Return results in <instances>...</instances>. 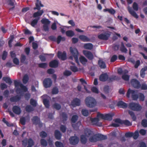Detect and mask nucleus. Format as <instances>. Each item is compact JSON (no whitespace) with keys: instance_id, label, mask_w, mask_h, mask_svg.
I'll return each mask as SVG.
<instances>
[{"instance_id":"nucleus-1","label":"nucleus","mask_w":147,"mask_h":147,"mask_svg":"<svg viewBox=\"0 0 147 147\" xmlns=\"http://www.w3.org/2000/svg\"><path fill=\"white\" fill-rule=\"evenodd\" d=\"M92 136L89 138V141L92 142H95L98 141L105 140L107 139L106 136L100 134Z\"/></svg>"},{"instance_id":"nucleus-2","label":"nucleus","mask_w":147,"mask_h":147,"mask_svg":"<svg viewBox=\"0 0 147 147\" xmlns=\"http://www.w3.org/2000/svg\"><path fill=\"white\" fill-rule=\"evenodd\" d=\"M85 102L86 106L89 108H93L96 104V102L95 99L90 96L87 97L85 99Z\"/></svg>"},{"instance_id":"nucleus-3","label":"nucleus","mask_w":147,"mask_h":147,"mask_svg":"<svg viewBox=\"0 0 147 147\" xmlns=\"http://www.w3.org/2000/svg\"><path fill=\"white\" fill-rule=\"evenodd\" d=\"M137 93L136 91L129 88L127 92L126 96L127 98H129L130 97V94H131L132 99L134 100H137L139 97V94H138Z\"/></svg>"},{"instance_id":"nucleus-4","label":"nucleus","mask_w":147,"mask_h":147,"mask_svg":"<svg viewBox=\"0 0 147 147\" xmlns=\"http://www.w3.org/2000/svg\"><path fill=\"white\" fill-rule=\"evenodd\" d=\"M111 34V32L109 31L105 32L98 35V37L100 39L107 40L110 37Z\"/></svg>"},{"instance_id":"nucleus-5","label":"nucleus","mask_w":147,"mask_h":147,"mask_svg":"<svg viewBox=\"0 0 147 147\" xmlns=\"http://www.w3.org/2000/svg\"><path fill=\"white\" fill-rule=\"evenodd\" d=\"M129 108L134 111H139L141 109V106L138 103L131 102L129 104Z\"/></svg>"},{"instance_id":"nucleus-6","label":"nucleus","mask_w":147,"mask_h":147,"mask_svg":"<svg viewBox=\"0 0 147 147\" xmlns=\"http://www.w3.org/2000/svg\"><path fill=\"white\" fill-rule=\"evenodd\" d=\"M41 22L43 24V27L44 30L46 32L48 31L49 30V25L51 23L50 21L48 19L43 18L41 20Z\"/></svg>"},{"instance_id":"nucleus-7","label":"nucleus","mask_w":147,"mask_h":147,"mask_svg":"<svg viewBox=\"0 0 147 147\" xmlns=\"http://www.w3.org/2000/svg\"><path fill=\"white\" fill-rule=\"evenodd\" d=\"M70 50L71 53L74 57L76 62L78 63H79L78 57V52L77 49L76 48H72V47H70Z\"/></svg>"},{"instance_id":"nucleus-8","label":"nucleus","mask_w":147,"mask_h":147,"mask_svg":"<svg viewBox=\"0 0 147 147\" xmlns=\"http://www.w3.org/2000/svg\"><path fill=\"white\" fill-rule=\"evenodd\" d=\"M69 140L70 144L72 145H75L78 144L79 140L77 136H71L70 137Z\"/></svg>"},{"instance_id":"nucleus-9","label":"nucleus","mask_w":147,"mask_h":147,"mask_svg":"<svg viewBox=\"0 0 147 147\" xmlns=\"http://www.w3.org/2000/svg\"><path fill=\"white\" fill-rule=\"evenodd\" d=\"M14 84L15 87L20 86L21 90L23 91L26 92L28 91L27 88L26 86H24L20 82H19L16 80H14Z\"/></svg>"},{"instance_id":"nucleus-10","label":"nucleus","mask_w":147,"mask_h":147,"mask_svg":"<svg viewBox=\"0 0 147 147\" xmlns=\"http://www.w3.org/2000/svg\"><path fill=\"white\" fill-rule=\"evenodd\" d=\"M43 85L44 87L46 88L50 87L52 84V81L49 78H46L43 81Z\"/></svg>"},{"instance_id":"nucleus-11","label":"nucleus","mask_w":147,"mask_h":147,"mask_svg":"<svg viewBox=\"0 0 147 147\" xmlns=\"http://www.w3.org/2000/svg\"><path fill=\"white\" fill-rule=\"evenodd\" d=\"M131 83L133 86L135 88L138 89L141 87L140 82L137 79H133L131 80Z\"/></svg>"},{"instance_id":"nucleus-12","label":"nucleus","mask_w":147,"mask_h":147,"mask_svg":"<svg viewBox=\"0 0 147 147\" xmlns=\"http://www.w3.org/2000/svg\"><path fill=\"white\" fill-rule=\"evenodd\" d=\"M32 121L33 124L35 125H38L39 127H41L42 126V123L40 122L39 118L37 116H35L33 117L32 119Z\"/></svg>"},{"instance_id":"nucleus-13","label":"nucleus","mask_w":147,"mask_h":147,"mask_svg":"<svg viewBox=\"0 0 147 147\" xmlns=\"http://www.w3.org/2000/svg\"><path fill=\"white\" fill-rule=\"evenodd\" d=\"M84 54L89 60H92L94 58V56L92 53L90 51L86 50L83 51Z\"/></svg>"},{"instance_id":"nucleus-14","label":"nucleus","mask_w":147,"mask_h":147,"mask_svg":"<svg viewBox=\"0 0 147 147\" xmlns=\"http://www.w3.org/2000/svg\"><path fill=\"white\" fill-rule=\"evenodd\" d=\"M80 100L77 98H74L71 102V105L73 107L79 106L80 105Z\"/></svg>"},{"instance_id":"nucleus-15","label":"nucleus","mask_w":147,"mask_h":147,"mask_svg":"<svg viewBox=\"0 0 147 147\" xmlns=\"http://www.w3.org/2000/svg\"><path fill=\"white\" fill-rule=\"evenodd\" d=\"M66 53L64 51L62 53L60 51H59L57 53V57L58 58L62 60H64L66 59Z\"/></svg>"},{"instance_id":"nucleus-16","label":"nucleus","mask_w":147,"mask_h":147,"mask_svg":"<svg viewBox=\"0 0 147 147\" xmlns=\"http://www.w3.org/2000/svg\"><path fill=\"white\" fill-rule=\"evenodd\" d=\"M91 121L93 125H96L97 126H100L102 125L101 123H98V122L100 121V119L97 117L93 118H91Z\"/></svg>"},{"instance_id":"nucleus-17","label":"nucleus","mask_w":147,"mask_h":147,"mask_svg":"<svg viewBox=\"0 0 147 147\" xmlns=\"http://www.w3.org/2000/svg\"><path fill=\"white\" fill-rule=\"evenodd\" d=\"M108 78V75L106 73H103L100 75L99 77V80L101 81L105 82Z\"/></svg>"},{"instance_id":"nucleus-18","label":"nucleus","mask_w":147,"mask_h":147,"mask_svg":"<svg viewBox=\"0 0 147 147\" xmlns=\"http://www.w3.org/2000/svg\"><path fill=\"white\" fill-rule=\"evenodd\" d=\"M12 111L13 112L17 115L20 114L21 112L20 107L17 106H14L13 107Z\"/></svg>"},{"instance_id":"nucleus-19","label":"nucleus","mask_w":147,"mask_h":147,"mask_svg":"<svg viewBox=\"0 0 147 147\" xmlns=\"http://www.w3.org/2000/svg\"><path fill=\"white\" fill-rule=\"evenodd\" d=\"M117 106L121 108L125 109L127 107V105L122 101H119L117 103Z\"/></svg>"},{"instance_id":"nucleus-20","label":"nucleus","mask_w":147,"mask_h":147,"mask_svg":"<svg viewBox=\"0 0 147 147\" xmlns=\"http://www.w3.org/2000/svg\"><path fill=\"white\" fill-rule=\"evenodd\" d=\"M58 61L56 60H54L51 61L49 63V65L51 67H58Z\"/></svg>"},{"instance_id":"nucleus-21","label":"nucleus","mask_w":147,"mask_h":147,"mask_svg":"<svg viewBox=\"0 0 147 147\" xmlns=\"http://www.w3.org/2000/svg\"><path fill=\"white\" fill-rule=\"evenodd\" d=\"M21 99L20 96L16 95L11 97L10 98V100L11 102H17L19 101Z\"/></svg>"},{"instance_id":"nucleus-22","label":"nucleus","mask_w":147,"mask_h":147,"mask_svg":"<svg viewBox=\"0 0 147 147\" xmlns=\"http://www.w3.org/2000/svg\"><path fill=\"white\" fill-rule=\"evenodd\" d=\"M54 135L56 139L60 140L61 139L62 136V134L59 130H56L55 131Z\"/></svg>"},{"instance_id":"nucleus-23","label":"nucleus","mask_w":147,"mask_h":147,"mask_svg":"<svg viewBox=\"0 0 147 147\" xmlns=\"http://www.w3.org/2000/svg\"><path fill=\"white\" fill-rule=\"evenodd\" d=\"M36 7L34 8V9L40 10V7H43L44 5L41 4V1L39 0H36Z\"/></svg>"},{"instance_id":"nucleus-24","label":"nucleus","mask_w":147,"mask_h":147,"mask_svg":"<svg viewBox=\"0 0 147 147\" xmlns=\"http://www.w3.org/2000/svg\"><path fill=\"white\" fill-rule=\"evenodd\" d=\"M84 134L87 137H89L92 135L93 132L90 129L88 128H86L84 130Z\"/></svg>"},{"instance_id":"nucleus-25","label":"nucleus","mask_w":147,"mask_h":147,"mask_svg":"<svg viewBox=\"0 0 147 147\" xmlns=\"http://www.w3.org/2000/svg\"><path fill=\"white\" fill-rule=\"evenodd\" d=\"M114 115L113 113H109L105 115L104 120L111 121L112 119V117Z\"/></svg>"},{"instance_id":"nucleus-26","label":"nucleus","mask_w":147,"mask_h":147,"mask_svg":"<svg viewBox=\"0 0 147 147\" xmlns=\"http://www.w3.org/2000/svg\"><path fill=\"white\" fill-rule=\"evenodd\" d=\"M79 38L82 40L84 42H88L90 41V39L88 38L87 36L81 35L79 36Z\"/></svg>"},{"instance_id":"nucleus-27","label":"nucleus","mask_w":147,"mask_h":147,"mask_svg":"<svg viewBox=\"0 0 147 147\" xmlns=\"http://www.w3.org/2000/svg\"><path fill=\"white\" fill-rule=\"evenodd\" d=\"M60 115L63 119L62 122L63 124H64L67 119V115L65 112H62L60 114Z\"/></svg>"},{"instance_id":"nucleus-28","label":"nucleus","mask_w":147,"mask_h":147,"mask_svg":"<svg viewBox=\"0 0 147 147\" xmlns=\"http://www.w3.org/2000/svg\"><path fill=\"white\" fill-rule=\"evenodd\" d=\"M128 10L130 13L133 16L136 18H138V16L137 13L134 10H132L131 7H129Z\"/></svg>"},{"instance_id":"nucleus-29","label":"nucleus","mask_w":147,"mask_h":147,"mask_svg":"<svg viewBox=\"0 0 147 147\" xmlns=\"http://www.w3.org/2000/svg\"><path fill=\"white\" fill-rule=\"evenodd\" d=\"M98 65L101 69H105L106 68L105 63L102 60H99L98 61Z\"/></svg>"},{"instance_id":"nucleus-30","label":"nucleus","mask_w":147,"mask_h":147,"mask_svg":"<svg viewBox=\"0 0 147 147\" xmlns=\"http://www.w3.org/2000/svg\"><path fill=\"white\" fill-rule=\"evenodd\" d=\"M38 11L35 12L33 14V16L34 18H37L38 16H41L44 12L43 10H38Z\"/></svg>"},{"instance_id":"nucleus-31","label":"nucleus","mask_w":147,"mask_h":147,"mask_svg":"<svg viewBox=\"0 0 147 147\" xmlns=\"http://www.w3.org/2000/svg\"><path fill=\"white\" fill-rule=\"evenodd\" d=\"M147 70V67H145L142 69L140 72V76L142 78H144L146 74L145 72Z\"/></svg>"},{"instance_id":"nucleus-32","label":"nucleus","mask_w":147,"mask_h":147,"mask_svg":"<svg viewBox=\"0 0 147 147\" xmlns=\"http://www.w3.org/2000/svg\"><path fill=\"white\" fill-rule=\"evenodd\" d=\"M121 51L124 53H127V50L125 47L123 43L122 42L121 43V46L120 48Z\"/></svg>"},{"instance_id":"nucleus-33","label":"nucleus","mask_w":147,"mask_h":147,"mask_svg":"<svg viewBox=\"0 0 147 147\" xmlns=\"http://www.w3.org/2000/svg\"><path fill=\"white\" fill-rule=\"evenodd\" d=\"M81 125V122L78 121L76 124H72V126L74 129L78 130L79 129V127Z\"/></svg>"},{"instance_id":"nucleus-34","label":"nucleus","mask_w":147,"mask_h":147,"mask_svg":"<svg viewBox=\"0 0 147 147\" xmlns=\"http://www.w3.org/2000/svg\"><path fill=\"white\" fill-rule=\"evenodd\" d=\"M65 40V38L64 37H62L61 36H58L56 38V42L58 44H59L61 42V41H64Z\"/></svg>"},{"instance_id":"nucleus-35","label":"nucleus","mask_w":147,"mask_h":147,"mask_svg":"<svg viewBox=\"0 0 147 147\" xmlns=\"http://www.w3.org/2000/svg\"><path fill=\"white\" fill-rule=\"evenodd\" d=\"M39 19L40 17H38L33 20L31 22L30 24L31 26L33 27H35L37 24Z\"/></svg>"},{"instance_id":"nucleus-36","label":"nucleus","mask_w":147,"mask_h":147,"mask_svg":"<svg viewBox=\"0 0 147 147\" xmlns=\"http://www.w3.org/2000/svg\"><path fill=\"white\" fill-rule=\"evenodd\" d=\"M80 141L81 143L83 144H85L87 142V139L85 136L84 135H82L80 136Z\"/></svg>"},{"instance_id":"nucleus-37","label":"nucleus","mask_w":147,"mask_h":147,"mask_svg":"<svg viewBox=\"0 0 147 147\" xmlns=\"http://www.w3.org/2000/svg\"><path fill=\"white\" fill-rule=\"evenodd\" d=\"M128 71L126 70L125 69L123 71L122 69L121 68H119L117 70V73H118L119 74L121 75L122 74H126L128 73Z\"/></svg>"},{"instance_id":"nucleus-38","label":"nucleus","mask_w":147,"mask_h":147,"mask_svg":"<svg viewBox=\"0 0 147 147\" xmlns=\"http://www.w3.org/2000/svg\"><path fill=\"white\" fill-rule=\"evenodd\" d=\"M3 80L5 81L9 85H11L12 83L11 80L9 77H3Z\"/></svg>"},{"instance_id":"nucleus-39","label":"nucleus","mask_w":147,"mask_h":147,"mask_svg":"<svg viewBox=\"0 0 147 147\" xmlns=\"http://www.w3.org/2000/svg\"><path fill=\"white\" fill-rule=\"evenodd\" d=\"M84 47L86 49L91 50L92 49L93 46L92 44L88 43L85 44Z\"/></svg>"},{"instance_id":"nucleus-40","label":"nucleus","mask_w":147,"mask_h":147,"mask_svg":"<svg viewBox=\"0 0 147 147\" xmlns=\"http://www.w3.org/2000/svg\"><path fill=\"white\" fill-rule=\"evenodd\" d=\"M80 81L81 82L82 84L83 85V86H84V89H85V90L86 91V92H88L89 93V92L88 91V89H87V88L84 84H85V85L87 84L86 82L83 78L80 79Z\"/></svg>"},{"instance_id":"nucleus-41","label":"nucleus","mask_w":147,"mask_h":147,"mask_svg":"<svg viewBox=\"0 0 147 147\" xmlns=\"http://www.w3.org/2000/svg\"><path fill=\"white\" fill-rule=\"evenodd\" d=\"M117 77L116 76L112 75L109 77H108V78L107 80L109 82H112L115 80H117Z\"/></svg>"},{"instance_id":"nucleus-42","label":"nucleus","mask_w":147,"mask_h":147,"mask_svg":"<svg viewBox=\"0 0 147 147\" xmlns=\"http://www.w3.org/2000/svg\"><path fill=\"white\" fill-rule=\"evenodd\" d=\"M65 33L67 36L71 37L73 36L75 34L74 32L71 30H69L67 31Z\"/></svg>"},{"instance_id":"nucleus-43","label":"nucleus","mask_w":147,"mask_h":147,"mask_svg":"<svg viewBox=\"0 0 147 147\" xmlns=\"http://www.w3.org/2000/svg\"><path fill=\"white\" fill-rule=\"evenodd\" d=\"M43 102L46 107L49 108V100L47 98H44L43 99Z\"/></svg>"},{"instance_id":"nucleus-44","label":"nucleus","mask_w":147,"mask_h":147,"mask_svg":"<svg viewBox=\"0 0 147 147\" xmlns=\"http://www.w3.org/2000/svg\"><path fill=\"white\" fill-rule=\"evenodd\" d=\"M25 110L26 112H30L34 110V108L30 105L26 106L25 107Z\"/></svg>"},{"instance_id":"nucleus-45","label":"nucleus","mask_w":147,"mask_h":147,"mask_svg":"<svg viewBox=\"0 0 147 147\" xmlns=\"http://www.w3.org/2000/svg\"><path fill=\"white\" fill-rule=\"evenodd\" d=\"M28 80L29 77L28 75L27 74H25L22 79V81L23 83L24 84H26L28 82Z\"/></svg>"},{"instance_id":"nucleus-46","label":"nucleus","mask_w":147,"mask_h":147,"mask_svg":"<svg viewBox=\"0 0 147 147\" xmlns=\"http://www.w3.org/2000/svg\"><path fill=\"white\" fill-rule=\"evenodd\" d=\"M128 113L131 117L133 121H135L136 119V117L134 112L131 111H128Z\"/></svg>"},{"instance_id":"nucleus-47","label":"nucleus","mask_w":147,"mask_h":147,"mask_svg":"<svg viewBox=\"0 0 147 147\" xmlns=\"http://www.w3.org/2000/svg\"><path fill=\"white\" fill-rule=\"evenodd\" d=\"M41 145L43 146L46 147L47 146L48 143L47 141L44 139L42 138L40 140Z\"/></svg>"},{"instance_id":"nucleus-48","label":"nucleus","mask_w":147,"mask_h":147,"mask_svg":"<svg viewBox=\"0 0 147 147\" xmlns=\"http://www.w3.org/2000/svg\"><path fill=\"white\" fill-rule=\"evenodd\" d=\"M15 1V0H9L8 1L9 5L13 6L12 7L10 8V10H13L14 8V2Z\"/></svg>"},{"instance_id":"nucleus-49","label":"nucleus","mask_w":147,"mask_h":147,"mask_svg":"<svg viewBox=\"0 0 147 147\" xmlns=\"http://www.w3.org/2000/svg\"><path fill=\"white\" fill-rule=\"evenodd\" d=\"M82 114L84 116L87 117L89 115V112L88 110L86 109H83L81 111Z\"/></svg>"},{"instance_id":"nucleus-50","label":"nucleus","mask_w":147,"mask_h":147,"mask_svg":"<svg viewBox=\"0 0 147 147\" xmlns=\"http://www.w3.org/2000/svg\"><path fill=\"white\" fill-rule=\"evenodd\" d=\"M70 69L74 72H76L78 71V68L75 66H70Z\"/></svg>"},{"instance_id":"nucleus-51","label":"nucleus","mask_w":147,"mask_h":147,"mask_svg":"<svg viewBox=\"0 0 147 147\" xmlns=\"http://www.w3.org/2000/svg\"><path fill=\"white\" fill-rule=\"evenodd\" d=\"M78 117L77 115H73L71 118V121L73 123H75L78 120Z\"/></svg>"},{"instance_id":"nucleus-52","label":"nucleus","mask_w":147,"mask_h":147,"mask_svg":"<svg viewBox=\"0 0 147 147\" xmlns=\"http://www.w3.org/2000/svg\"><path fill=\"white\" fill-rule=\"evenodd\" d=\"M79 59L80 62L82 64H84L87 61V59L84 56H81Z\"/></svg>"},{"instance_id":"nucleus-53","label":"nucleus","mask_w":147,"mask_h":147,"mask_svg":"<svg viewBox=\"0 0 147 147\" xmlns=\"http://www.w3.org/2000/svg\"><path fill=\"white\" fill-rule=\"evenodd\" d=\"M139 136V132L138 131H136L134 133H133L132 136L134 139L136 140L138 138Z\"/></svg>"},{"instance_id":"nucleus-54","label":"nucleus","mask_w":147,"mask_h":147,"mask_svg":"<svg viewBox=\"0 0 147 147\" xmlns=\"http://www.w3.org/2000/svg\"><path fill=\"white\" fill-rule=\"evenodd\" d=\"M121 78L124 80L126 81H128L129 80V76L127 75L124 74L122 76Z\"/></svg>"},{"instance_id":"nucleus-55","label":"nucleus","mask_w":147,"mask_h":147,"mask_svg":"<svg viewBox=\"0 0 147 147\" xmlns=\"http://www.w3.org/2000/svg\"><path fill=\"white\" fill-rule=\"evenodd\" d=\"M53 107L57 110H59L61 108V106L60 104L57 103H55L53 105Z\"/></svg>"},{"instance_id":"nucleus-56","label":"nucleus","mask_w":147,"mask_h":147,"mask_svg":"<svg viewBox=\"0 0 147 147\" xmlns=\"http://www.w3.org/2000/svg\"><path fill=\"white\" fill-rule=\"evenodd\" d=\"M55 145L56 147H64L63 143L59 141L56 142Z\"/></svg>"},{"instance_id":"nucleus-57","label":"nucleus","mask_w":147,"mask_h":147,"mask_svg":"<svg viewBox=\"0 0 147 147\" xmlns=\"http://www.w3.org/2000/svg\"><path fill=\"white\" fill-rule=\"evenodd\" d=\"M40 136L42 138H45L47 136V134L45 131H42L40 133Z\"/></svg>"},{"instance_id":"nucleus-58","label":"nucleus","mask_w":147,"mask_h":147,"mask_svg":"<svg viewBox=\"0 0 147 147\" xmlns=\"http://www.w3.org/2000/svg\"><path fill=\"white\" fill-rule=\"evenodd\" d=\"M61 131L63 133H65L66 130V127L65 125H61L60 127Z\"/></svg>"},{"instance_id":"nucleus-59","label":"nucleus","mask_w":147,"mask_h":147,"mask_svg":"<svg viewBox=\"0 0 147 147\" xmlns=\"http://www.w3.org/2000/svg\"><path fill=\"white\" fill-rule=\"evenodd\" d=\"M7 52L5 51H3V54L2 55V59L3 60H5L7 57Z\"/></svg>"},{"instance_id":"nucleus-60","label":"nucleus","mask_w":147,"mask_h":147,"mask_svg":"<svg viewBox=\"0 0 147 147\" xmlns=\"http://www.w3.org/2000/svg\"><path fill=\"white\" fill-rule=\"evenodd\" d=\"M141 124L144 127H147V120L146 119H144L142 121Z\"/></svg>"},{"instance_id":"nucleus-61","label":"nucleus","mask_w":147,"mask_h":147,"mask_svg":"<svg viewBox=\"0 0 147 147\" xmlns=\"http://www.w3.org/2000/svg\"><path fill=\"white\" fill-rule=\"evenodd\" d=\"M72 74V72L68 70H65L63 72V75L66 76H68Z\"/></svg>"},{"instance_id":"nucleus-62","label":"nucleus","mask_w":147,"mask_h":147,"mask_svg":"<svg viewBox=\"0 0 147 147\" xmlns=\"http://www.w3.org/2000/svg\"><path fill=\"white\" fill-rule=\"evenodd\" d=\"M30 104L33 107H35L37 105V102L35 100L33 99H31L30 100Z\"/></svg>"},{"instance_id":"nucleus-63","label":"nucleus","mask_w":147,"mask_h":147,"mask_svg":"<svg viewBox=\"0 0 147 147\" xmlns=\"http://www.w3.org/2000/svg\"><path fill=\"white\" fill-rule=\"evenodd\" d=\"M123 124L128 126L131 125L130 122L127 120H122V124Z\"/></svg>"},{"instance_id":"nucleus-64","label":"nucleus","mask_w":147,"mask_h":147,"mask_svg":"<svg viewBox=\"0 0 147 147\" xmlns=\"http://www.w3.org/2000/svg\"><path fill=\"white\" fill-rule=\"evenodd\" d=\"M117 59V56L116 55H114L111 57L110 61L113 62L115 61Z\"/></svg>"}]
</instances>
